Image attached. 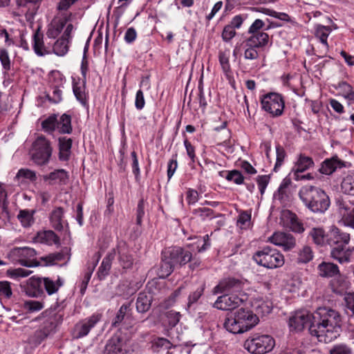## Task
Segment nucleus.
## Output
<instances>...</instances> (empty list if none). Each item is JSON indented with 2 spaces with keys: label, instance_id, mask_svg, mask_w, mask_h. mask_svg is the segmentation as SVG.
Returning <instances> with one entry per match:
<instances>
[{
  "label": "nucleus",
  "instance_id": "21",
  "mask_svg": "<svg viewBox=\"0 0 354 354\" xmlns=\"http://www.w3.org/2000/svg\"><path fill=\"white\" fill-rule=\"evenodd\" d=\"M20 286L26 295L31 297H39L44 293L42 278L41 277H32L21 283Z\"/></svg>",
  "mask_w": 354,
  "mask_h": 354
},
{
  "label": "nucleus",
  "instance_id": "22",
  "mask_svg": "<svg viewBox=\"0 0 354 354\" xmlns=\"http://www.w3.org/2000/svg\"><path fill=\"white\" fill-rule=\"evenodd\" d=\"M19 10L17 15H25L26 19L34 17L42 0H16Z\"/></svg>",
  "mask_w": 354,
  "mask_h": 354
},
{
  "label": "nucleus",
  "instance_id": "41",
  "mask_svg": "<svg viewBox=\"0 0 354 354\" xmlns=\"http://www.w3.org/2000/svg\"><path fill=\"white\" fill-rule=\"evenodd\" d=\"M326 235L322 227H313L308 233V237L311 238L313 242L319 246H324L326 244Z\"/></svg>",
  "mask_w": 354,
  "mask_h": 354
},
{
  "label": "nucleus",
  "instance_id": "56",
  "mask_svg": "<svg viewBox=\"0 0 354 354\" xmlns=\"http://www.w3.org/2000/svg\"><path fill=\"white\" fill-rule=\"evenodd\" d=\"M228 181H233L236 185H241L243 183L244 177L238 170L229 171L225 176Z\"/></svg>",
  "mask_w": 354,
  "mask_h": 354
},
{
  "label": "nucleus",
  "instance_id": "60",
  "mask_svg": "<svg viewBox=\"0 0 354 354\" xmlns=\"http://www.w3.org/2000/svg\"><path fill=\"white\" fill-rule=\"evenodd\" d=\"M270 176L268 175L259 176L257 178V183L259 187V192L261 195L265 192V190L269 183Z\"/></svg>",
  "mask_w": 354,
  "mask_h": 354
},
{
  "label": "nucleus",
  "instance_id": "11",
  "mask_svg": "<svg viewBox=\"0 0 354 354\" xmlns=\"http://www.w3.org/2000/svg\"><path fill=\"white\" fill-rule=\"evenodd\" d=\"M246 299L247 296L245 294H226L218 297L214 306L223 310H234L243 304Z\"/></svg>",
  "mask_w": 354,
  "mask_h": 354
},
{
  "label": "nucleus",
  "instance_id": "19",
  "mask_svg": "<svg viewBox=\"0 0 354 354\" xmlns=\"http://www.w3.org/2000/svg\"><path fill=\"white\" fill-rule=\"evenodd\" d=\"M167 254L175 266H185L192 259V253L185 248L176 246L167 250Z\"/></svg>",
  "mask_w": 354,
  "mask_h": 354
},
{
  "label": "nucleus",
  "instance_id": "42",
  "mask_svg": "<svg viewBox=\"0 0 354 354\" xmlns=\"http://www.w3.org/2000/svg\"><path fill=\"white\" fill-rule=\"evenodd\" d=\"M86 80H83L82 84L80 82L73 83V91L77 99L83 106H86L88 104L87 94L85 89Z\"/></svg>",
  "mask_w": 354,
  "mask_h": 354
},
{
  "label": "nucleus",
  "instance_id": "8",
  "mask_svg": "<svg viewBox=\"0 0 354 354\" xmlns=\"http://www.w3.org/2000/svg\"><path fill=\"white\" fill-rule=\"evenodd\" d=\"M274 339L268 335L254 334L244 343V347L253 354H264L272 350Z\"/></svg>",
  "mask_w": 354,
  "mask_h": 354
},
{
  "label": "nucleus",
  "instance_id": "10",
  "mask_svg": "<svg viewBox=\"0 0 354 354\" xmlns=\"http://www.w3.org/2000/svg\"><path fill=\"white\" fill-rule=\"evenodd\" d=\"M335 203L343 224L354 229V201L344 200L339 197L335 199Z\"/></svg>",
  "mask_w": 354,
  "mask_h": 354
},
{
  "label": "nucleus",
  "instance_id": "36",
  "mask_svg": "<svg viewBox=\"0 0 354 354\" xmlns=\"http://www.w3.org/2000/svg\"><path fill=\"white\" fill-rule=\"evenodd\" d=\"M331 32L330 26L318 24L315 26V37L318 38L324 46L322 52L326 54L328 50V44L327 39Z\"/></svg>",
  "mask_w": 354,
  "mask_h": 354
},
{
  "label": "nucleus",
  "instance_id": "16",
  "mask_svg": "<svg viewBox=\"0 0 354 354\" xmlns=\"http://www.w3.org/2000/svg\"><path fill=\"white\" fill-rule=\"evenodd\" d=\"M113 250L122 268L124 270L132 268L134 259L127 243L122 241L118 242L116 248Z\"/></svg>",
  "mask_w": 354,
  "mask_h": 354
},
{
  "label": "nucleus",
  "instance_id": "53",
  "mask_svg": "<svg viewBox=\"0 0 354 354\" xmlns=\"http://www.w3.org/2000/svg\"><path fill=\"white\" fill-rule=\"evenodd\" d=\"M244 58L248 60L257 59L259 57V53L258 48L253 47V46L244 43Z\"/></svg>",
  "mask_w": 354,
  "mask_h": 354
},
{
  "label": "nucleus",
  "instance_id": "57",
  "mask_svg": "<svg viewBox=\"0 0 354 354\" xmlns=\"http://www.w3.org/2000/svg\"><path fill=\"white\" fill-rule=\"evenodd\" d=\"M15 178L18 179L22 178L34 182L37 180V175L34 171L29 169H20Z\"/></svg>",
  "mask_w": 354,
  "mask_h": 354
},
{
  "label": "nucleus",
  "instance_id": "12",
  "mask_svg": "<svg viewBox=\"0 0 354 354\" xmlns=\"http://www.w3.org/2000/svg\"><path fill=\"white\" fill-rule=\"evenodd\" d=\"M104 354H129L127 340L121 333L114 334L107 341Z\"/></svg>",
  "mask_w": 354,
  "mask_h": 354
},
{
  "label": "nucleus",
  "instance_id": "63",
  "mask_svg": "<svg viewBox=\"0 0 354 354\" xmlns=\"http://www.w3.org/2000/svg\"><path fill=\"white\" fill-rule=\"evenodd\" d=\"M53 88L52 95H48V100L57 104L62 100V91L61 87L51 86Z\"/></svg>",
  "mask_w": 354,
  "mask_h": 354
},
{
  "label": "nucleus",
  "instance_id": "2",
  "mask_svg": "<svg viewBox=\"0 0 354 354\" xmlns=\"http://www.w3.org/2000/svg\"><path fill=\"white\" fill-rule=\"evenodd\" d=\"M9 256L21 266L28 268L51 266L65 259V254L59 252L41 257L39 260H37L35 250L28 247L15 248L10 250Z\"/></svg>",
  "mask_w": 354,
  "mask_h": 354
},
{
  "label": "nucleus",
  "instance_id": "29",
  "mask_svg": "<svg viewBox=\"0 0 354 354\" xmlns=\"http://www.w3.org/2000/svg\"><path fill=\"white\" fill-rule=\"evenodd\" d=\"M250 35V36L245 40L244 43L249 44L257 48H263L270 42L269 35L265 32Z\"/></svg>",
  "mask_w": 354,
  "mask_h": 354
},
{
  "label": "nucleus",
  "instance_id": "47",
  "mask_svg": "<svg viewBox=\"0 0 354 354\" xmlns=\"http://www.w3.org/2000/svg\"><path fill=\"white\" fill-rule=\"evenodd\" d=\"M192 214L201 221L211 220L216 216L214 215V210L208 207H198L194 209L192 211Z\"/></svg>",
  "mask_w": 354,
  "mask_h": 354
},
{
  "label": "nucleus",
  "instance_id": "37",
  "mask_svg": "<svg viewBox=\"0 0 354 354\" xmlns=\"http://www.w3.org/2000/svg\"><path fill=\"white\" fill-rule=\"evenodd\" d=\"M64 284V281L58 277L57 280H53L50 277L42 278V288H44L46 292L51 295L58 291Z\"/></svg>",
  "mask_w": 354,
  "mask_h": 354
},
{
  "label": "nucleus",
  "instance_id": "6",
  "mask_svg": "<svg viewBox=\"0 0 354 354\" xmlns=\"http://www.w3.org/2000/svg\"><path fill=\"white\" fill-rule=\"evenodd\" d=\"M252 259L259 266L268 269H274L284 264L283 255L277 249L264 246L254 253Z\"/></svg>",
  "mask_w": 354,
  "mask_h": 354
},
{
  "label": "nucleus",
  "instance_id": "39",
  "mask_svg": "<svg viewBox=\"0 0 354 354\" xmlns=\"http://www.w3.org/2000/svg\"><path fill=\"white\" fill-rule=\"evenodd\" d=\"M227 122L224 121L221 126L214 129L215 131L218 132V133L214 136V138L218 142V145L226 143L230 140L231 131L230 129H227Z\"/></svg>",
  "mask_w": 354,
  "mask_h": 354
},
{
  "label": "nucleus",
  "instance_id": "18",
  "mask_svg": "<svg viewBox=\"0 0 354 354\" xmlns=\"http://www.w3.org/2000/svg\"><path fill=\"white\" fill-rule=\"evenodd\" d=\"M351 239L349 233L344 232L338 227L333 226L326 235V244L331 248L346 246Z\"/></svg>",
  "mask_w": 354,
  "mask_h": 354
},
{
  "label": "nucleus",
  "instance_id": "1",
  "mask_svg": "<svg viewBox=\"0 0 354 354\" xmlns=\"http://www.w3.org/2000/svg\"><path fill=\"white\" fill-rule=\"evenodd\" d=\"M341 315L338 311L319 307L314 313L306 310L296 311L288 320L290 330L300 332L308 326L311 335L320 342L329 343L335 340L341 331Z\"/></svg>",
  "mask_w": 354,
  "mask_h": 354
},
{
  "label": "nucleus",
  "instance_id": "32",
  "mask_svg": "<svg viewBox=\"0 0 354 354\" xmlns=\"http://www.w3.org/2000/svg\"><path fill=\"white\" fill-rule=\"evenodd\" d=\"M315 163L313 158L304 153L299 155L297 160L292 169L294 174L304 172L305 171L313 167Z\"/></svg>",
  "mask_w": 354,
  "mask_h": 354
},
{
  "label": "nucleus",
  "instance_id": "55",
  "mask_svg": "<svg viewBox=\"0 0 354 354\" xmlns=\"http://www.w3.org/2000/svg\"><path fill=\"white\" fill-rule=\"evenodd\" d=\"M218 60L223 73L227 75L231 72L229 55L225 52H219Z\"/></svg>",
  "mask_w": 354,
  "mask_h": 354
},
{
  "label": "nucleus",
  "instance_id": "17",
  "mask_svg": "<svg viewBox=\"0 0 354 354\" xmlns=\"http://www.w3.org/2000/svg\"><path fill=\"white\" fill-rule=\"evenodd\" d=\"M48 37L44 39V35L38 28L32 37V48L38 56H44L51 53L52 40L48 41Z\"/></svg>",
  "mask_w": 354,
  "mask_h": 354
},
{
  "label": "nucleus",
  "instance_id": "31",
  "mask_svg": "<svg viewBox=\"0 0 354 354\" xmlns=\"http://www.w3.org/2000/svg\"><path fill=\"white\" fill-rule=\"evenodd\" d=\"M115 257V250H112L103 259L100 266L97 272V277L100 280H103L109 275L111 268L112 261Z\"/></svg>",
  "mask_w": 354,
  "mask_h": 354
},
{
  "label": "nucleus",
  "instance_id": "64",
  "mask_svg": "<svg viewBox=\"0 0 354 354\" xmlns=\"http://www.w3.org/2000/svg\"><path fill=\"white\" fill-rule=\"evenodd\" d=\"M346 307L354 315V292L346 293L344 296Z\"/></svg>",
  "mask_w": 354,
  "mask_h": 354
},
{
  "label": "nucleus",
  "instance_id": "44",
  "mask_svg": "<svg viewBox=\"0 0 354 354\" xmlns=\"http://www.w3.org/2000/svg\"><path fill=\"white\" fill-rule=\"evenodd\" d=\"M37 239L39 241L45 243L48 245L59 243V238L52 230H48L38 233Z\"/></svg>",
  "mask_w": 354,
  "mask_h": 354
},
{
  "label": "nucleus",
  "instance_id": "59",
  "mask_svg": "<svg viewBox=\"0 0 354 354\" xmlns=\"http://www.w3.org/2000/svg\"><path fill=\"white\" fill-rule=\"evenodd\" d=\"M0 62L5 71L10 70V59L7 50L0 49Z\"/></svg>",
  "mask_w": 354,
  "mask_h": 354
},
{
  "label": "nucleus",
  "instance_id": "24",
  "mask_svg": "<svg viewBox=\"0 0 354 354\" xmlns=\"http://www.w3.org/2000/svg\"><path fill=\"white\" fill-rule=\"evenodd\" d=\"M282 218L286 225L294 232L303 233L305 230L303 223L299 220L297 216L289 211L286 210L283 212Z\"/></svg>",
  "mask_w": 354,
  "mask_h": 354
},
{
  "label": "nucleus",
  "instance_id": "45",
  "mask_svg": "<svg viewBox=\"0 0 354 354\" xmlns=\"http://www.w3.org/2000/svg\"><path fill=\"white\" fill-rule=\"evenodd\" d=\"M57 115L52 114L41 122V129L46 133L52 134L57 130Z\"/></svg>",
  "mask_w": 354,
  "mask_h": 354
},
{
  "label": "nucleus",
  "instance_id": "40",
  "mask_svg": "<svg viewBox=\"0 0 354 354\" xmlns=\"http://www.w3.org/2000/svg\"><path fill=\"white\" fill-rule=\"evenodd\" d=\"M57 130L59 133L70 134L73 131L71 116L67 113L62 114L57 119Z\"/></svg>",
  "mask_w": 354,
  "mask_h": 354
},
{
  "label": "nucleus",
  "instance_id": "50",
  "mask_svg": "<svg viewBox=\"0 0 354 354\" xmlns=\"http://www.w3.org/2000/svg\"><path fill=\"white\" fill-rule=\"evenodd\" d=\"M48 77L51 86L63 87L66 82L64 75L59 71H52Z\"/></svg>",
  "mask_w": 354,
  "mask_h": 354
},
{
  "label": "nucleus",
  "instance_id": "54",
  "mask_svg": "<svg viewBox=\"0 0 354 354\" xmlns=\"http://www.w3.org/2000/svg\"><path fill=\"white\" fill-rule=\"evenodd\" d=\"M277 158L274 167V171H277L279 167L283 165L284 160L286 157V153L283 147L279 145L276 146Z\"/></svg>",
  "mask_w": 354,
  "mask_h": 354
},
{
  "label": "nucleus",
  "instance_id": "7",
  "mask_svg": "<svg viewBox=\"0 0 354 354\" xmlns=\"http://www.w3.org/2000/svg\"><path fill=\"white\" fill-rule=\"evenodd\" d=\"M51 142L44 136H39L32 144L30 155L32 162L38 166L49 163L53 154Z\"/></svg>",
  "mask_w": 354,
  "mask_h": 354
},
{
  "label": "nucleus",
  "instance_id": "13",
  "mask_svg": "<svg viewBox=\"0 0 354 354\" xmlns=\"http://www.w3.org/2000/svg\"><path fill=\"white\" fill-rule=\"evenodd\" d=\"M102 318V315L95 313L77 323L73 329V337L76 339L82 338L88 334L91 329L98 323Z\"/></svg>",
  "mask_w": 354,
  "mask_h": 354
},
{
  "label": "nucleus",
  "instance_id": "58",
  "mask_svg": "<svg viewBox=\"0 0 354 354\" xmlns=\"http://www.w3.org/2000/svg\"><path fill=\"white\" fill-rule=\"evenodd\" d=\"M12 295L10 283L7 281H0V297L9 299Z\"/></svg>",
  "mask_w": 354,
  "mask_h": 354
},
{
  "label": "nucleus",
  "instance_id": "5",
  "mask_svg": "<svg viewBox=\"0 0 354 354\" xmlns=\"http://www.w3.org/2000/svg\"><path fill=\"white\" fill-rule=\"evenodd\" d=\"M48 318L43 322L41 328L37 330L30 337L29 342L36 345L41 344L48 336L55 333V329L63 321L64 313L61 312L50 311Z\"/></svg>",
  "mask_w": 354,
  "mask_h": 354
},
{
  "label": "nucleus",
  "instance_id": "43",
  "mask_svg": "<svg viewBox=\"0 0 354 354\" xmlns=\"http://www.w3.org/2000/svg\"><path fill=\"white\" fill-rule=\"evenodd\" d=\"M314 257L313 251L310 246L304 245L297 252V262L299 263H307L313 260Z\"/></svg>",
  "mask_w": 354,
  "mask_h": 354
},
{
  "label": "nucleus",
  "instance_id": "46",
  "mask_svg": "<svg viewBox=\"0 0 354 354\" xmlns=\"http://www.w3.org/2000/svg\"><path fill=\"white\" fill-rule=\"evenodd\" d=\"M32 273V271L21 268H10L6 272V277L15 281H19L22 278L27 277Z\"/></svg>",
  "mask_w": 354,
  "mask_h": 354
},
{
  "label": "nucleus",
  "instance_id": "62",
  "mask_svg": "<svg viewBox=\"0 0 354 354\" xmlns=\"http://www.w3.org/2000/svg\"><path fill=\"white\" fill-rule=\"evenodd\" d=\"M236 32L235 29L227 24L225 26L221 35L223 41L228 42L236 35Z\"/></svg>",
  "mask_w": 354,
  "mask_h": 354
},
{
  "label": "nucleus",
  "instance_id": "51",
  "mask_svg": "<svg viewBox=\"0 0 354 354\" xmlns=\"http://www.w3.org/2000/svg\"><path fill=\"white\" fill-rule=\"evenodd\" d=\"M205 288V284L203 283L201 286L197 288V289L192 292L188 296V302H187V308H192L194 304H196L201 296L203 295L204 290Z\"/></svg>",
  "mask_w": 354,
  "mask_h": 354
},
{
  "label": "nucleus",
  "instance_id": "26",
  "mask_svg": "<svg viewBox=\"0 0 354 354\" xmlns=\"http://www.w3.org/2000/svg\"><path fill=\"white\" fill-rule=\"evenodd\" d=\"M345 167L344 161L339 160L337 156L326 159L321 165L319 171L325 175H330L337 169Z\"/></svg>",
  "mask_w": 354,
  "mask_h": 354
},
{
  "label": "nucleus",
  "instance_id": "30",
  "mask_svg": "<svg viewBox=\"0 0 354 354\" xmlns=\"http://www.w3.org/2000/svg\"><path fill=\"white\" fill-rule=\"evenodd\" d=\"M175 265L171 262V259L167 254V250L162 253V261L160 262L158 274L160 278L165 279L167 277L174 271Z\"/></svg>",
  "mask_w": 354,
  "mask_h": 354
},
{
  "label": "nucleus",
  "instance_id": "52",
  "mask_svg": "<svg viewBox=\"0 0 354 354\" xmlns=\"http://www.w3.org/2000/svg\"><path fill=\"white\" fill-rule=\"evenodd\" d=\"M251 213L247 211H242L239 215L237 225L242 229H247L250 226Z\"/></svg>",
  "mask_w": 354,
  "mask_h": 354
},
{
  "label": "nucleus",
  "instance_id": "35",
  "mask_svg": "<svg viewBox=\"0 0 354 354\" xmlns=\"http://www.w3.org/2000/svg\"><path fill=\"white\" fill-rule=\"evenodd\" d=\"M317 269L322 277L330 278L339 274L338 266L333 263L323 261L318 266Z\"/></svg>",
  "mask_w": 354,
  "mask_h": 354
},
{
  "label": "nucleus",
  "instance_id": "15",
  "mask_svg": "<svg viewBox=\"0 0 354 354\" xmlns=\"http://www.w3.org/2000/svg\"><path fill=\"white\" fill-rule=\"evenodd\" d=\"M243 283L235 278H227L221 280L214 288L213 293L230 292L242 294Z\"/></svg>",
  "mask_w": 354,
  "mask_h": 354
},
{
  "label": "nucleus",
  "instance_id": "25",
  "mask_svg": "<svg viewBox=\"0 0 354 354\" xmlns=\"http://www.w3.org/2000/svg\"><path fill=\"white\" fill-rule=\"evenodd\" d=\"M73 140L67 137L58 138V158L62 162H67L71 158Z\"/></svg>",
  "mask_w": 354,
  "mask_h": 354
},
{
  "label": "nucleus",
  "instance_id": "28",
  "mask_svg": "<svg viewBox=\"0 0 354 354\" xmlns=\"http://www.w3.org/2000/svg\"><path fill=\"white\" fill-rule=\"evenodd\" d=\"M69 175L65 169H56L50 174L44 176V180L48 181L49 184L66 185L68 182Z\"/></svg>",
  "mask_w": 354,
  "mask_h": 354
},
{
  "label": "nucleus",
  "instance_id": "20",
  "mask_svg": "<svg viewBox=\"0 0 354 354\" xmlns=\"http://www.w3.org/2000/svg\"><path fill=\"white\" fill-rule=\"evenodd\" d=\"M268 240L275 245L282 247L285 251L291 250L296 246V239L290 233L274 232Z\"/></svg>",
  "mask_w": 354,
  "mask_h": 354
},
{
  "label": "nucleus",
  "instance_id": "14",
  "mask_svg": "<svg viewBox=\"0 0 354 354\" xmlns=\"http://www.w3.org/2000/svg\"><path fill=\"white\" fill-rule=\"evenodd\" d=\"M73 30V26L69 23L65 28L63 35L57 39L53 44L52 43L51 53H53L57 56L65 55L69 49V41L71 39V33Z\"/></svg>",
  "mask_w": 354,
  "mask_h": 354
},
{
  "label": "nucleus",
  "instance_id": "27",
  "mask_svg": "<svg viewBox=\"0 0 354 354\" xmlns=\"http://www.w3.org/2000/svg\"><path fill=\"white\" fill-rule=\"evenodd\" d=\"M353 251L354 247L346 248V246H335L331 248L330 257L340 263H348Z\"/></svg>",
  "mask_w": 354,
  "mask_h": 354
},
{
  "label": "nucleus",
  "instance_id": "4",
  "mask_svg": "<svg viewBox=\"0 0 354 354\" xmlns=\"http://www.w3.org/2000/svg\"><path fill=\"white\" fill-rule=\"evenodd\" d=\"M299 196L305 206L314 213H324L330 202L326 193L319 187L305 185L301 187Z\"/></svg>",
  "mask_w": 354,
  "mask_h": 354
},
{
  "label": "nucleus",
  "instance_id": "9",
  "mask_svg": "<svg viewBox=\"0 0 354 354\" xmlns=\"http://www.w3.org/2000/svg\"><path fill=\"white\" fill-rule=\"evenodd\" d=\"M262 109L272 117L281 116L285 108V100L283 96L277 93H268L261 97Z\"/></svg>",
  "mask_w": 354,
  "mask_h": 354
},
{
  "label": "nucleus",
  "instance_id": "49",
  "mask_svg": "<svg viewBox=\"0 0 354 354\" xmlns=\"http://www.w3.org/2000/svg\"><path fill=\"white\" fill-rule=\"evenodd\" d=\"M33 214L34 211L28 209L20 210L17 218L24 227H28L34 223Z\"/></svg>",
  "mask_w": 354,
  "mask_h": 354
},
{
  "label": "nucleus",
  "instance_id": "33",
  "mask_svg": "<svg viewBox=\"0 0 354 354\" xmlns=\"http://www.w3.org/2000/svg\"><path fill=\"white\" fill-rule=\"evenodd\" d=\"M153 297L150 292H140L136 300V310L138 313L147 312L151 306Z\"/></svg>",
  "mask_w": 354,
  "mask_h": 354
},
{
  "label": "nucleus",
  "instance_id": "34",
  "mask_svg": "<svg viewBox=\"0 0 354 354\" xmlns=\"http://www.w3.org/2000/svg\"><path fill=\"white\" fill-rule=\"evenodd\" d=\"M130 311L131 303L122 304L112 322V326L118 327L120 324H126L127 322L131 317V314L129 313Z\"/></svg>",
  "mask_w": 354,
  "mask_h": 354
},
{
  "label": "nucleus",
  "instance_id": "48",
  "mask_svg": "<svg viewBox=\"0 0 354 354\" xmlns=\"http://www.w3.org/2000/svg\"><path fill=\"white\" fill-rule=\"evenodd\" d=\"M341 189L344 194L354 196V176L348 175L344 178Z\"/></svg>",
  "mask_w": 354,
  "mask_h": 354
},
{
  "label": "nucleus",
  "instance_id": "3",
  "mask_svg": "<svg viewBox=\"0 0 354 354\" xmlns=\"http://www.w3.org/2000/svg\"><path fill=\"white\" fill-rule=\"evenodd\" d=\"M259 321L258 317L252 311L241 308L227 315L223 326L230 333L241 334L254 328Z\"/></svg>",
  "mask_w": 354,
  "mask_h": 354
},
{
  "label": "nucleus",
  "instance_id": "61",
  "mask_svg": "<svg viewBox=\"0 0 354 354\" xmlns=\"http://www.w3.org/2000/svg\"><path fill=\"white\" fill-rule=\"evenodd\" d=\"M352 350L346 344H337L330 351V354H351Z\"/></svg>",
  "mask_w": 354,
  "mask_h": 354
},
{
  "label": "nucleus",
  "instance_id": "23",
  "mask_svg": "<svg viewBox=\"0 0 354 354\" xmlns=\"http://www.w3.org/2000/svg\"><path fill=\"white\" fill-rule=\"evenodd\" d=\"M68 21V17L62 15L60 17H55L50 24L48 26V29L46 35L50 40L56 39L62 32L64 28L67 26Z\"/></svg>",
  "mask_w": 354,
  "mask_h": 354
},
{
  "label": "nucleus",
  "instance_id": "38",
  "mask_svg": "<svg viewBox=\"0 0 354 354\" xmlns=\"http://www.w3.org/2000/svg\"><path fill=\"white\" fill-rule=\"evenodd\" d=\"M64 209L61 207H57L53 210L50 214V220L53 228L57 231H61L64 227L65 222L64 218Z\"/></svg>",
  "mask_w": 354,
  "mask_h": 354
}]
</instances>
